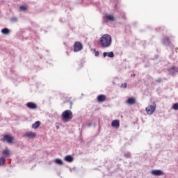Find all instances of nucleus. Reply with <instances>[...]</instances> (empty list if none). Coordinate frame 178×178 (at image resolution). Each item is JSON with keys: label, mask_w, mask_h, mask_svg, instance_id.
Segmentation results:
<instances>
[{"label": "nucleus", "mask_w": 178, "mask_h": 178, "mask_svg": "<svg viewBox=\"0 0 178 178\" xmlns=\"http://www.w3.org/2000/svg\"><path fill=\"white\" fill-rule=\"evenodd\" d=\"M95 56H99V51H96V50L95 49Z\"/></svg>", "instance_id": "25"}, {"label": "nucleus", "mask_w": 178, "mask_h": 178, "mask_svg": "<svg viewBox=\"0 0 178 178\" xmlns=\"http://www.w3.org/2000/svg\"><path fill=\"white\" fill-rule=\"evenodd\" d=\"M10 152L8 150V149H6L3 151L2 154L4 155V156H9Z\"/></svg>", "instance_id": "20"}, {"label": "nucleus", "mask_w": 178, "mask_h": 178, "mask_svg": "<svg viewBox=\"0 0 178 178\" xmlns=\"http://www.w3.org/2000/svg\"><path fill=\"white\" fill-rule=\"evenodd\" d=\"M1 33L2 34H9V33H10V31H9V29L8 28H4L1 30Z\"/></svg>", "instance_id": "19"}, {"label": "nucleus", "mask_w": 178, "mask_h": 178, "mask_svg": "<svg viewBox=\"0 0 178 178\" xmlns=\"http://www.w3.org/2000/svg\"><path fill=\"white\" fill-rule=\"evenodd\" d=\"M55 163L57 164V165H63V161H62V159H55Z\"/></svg>", "instance_id": "21"}, {"label": "nucleus", "mask_w": 178, "mask_h": 178, "mask_svg": "<svg viewBox=\"0 0 178 178\" xmlns=\"http://www.w3.org/2000/svg\"><path fill=\"white\" fill-rule=\"evenodd\" d=\"M104 19H106L108 22H115V16L113 15H104Z\"/></svg>", "instance_id": "9"}, {"label": "nucleus", "mask_w": 178, "mask_h": 178, "mask_svg": "<svg viewBox=\"0 0 178 178\" xmlns=\"http://www.w3.org/2000/svg\"><path fill=\"white\" fill-rule=\"evenodd\" d=\"M19 10H22V12H25V10H27V6L22 5L19 6Z\"/></svg>", "instance_id": "22"}, {"label": "nucleus", "mask_w": 178, "mask_h": 178, "mask_svg": "<svg viewBox=\"0 0 178 178\" xmlns=\"http://www.w3.org/2000/svg\"><path fill=\"white\" fill-rule=\"evenodd\" d=\"M163 44L164 45H170V39L168 37H164L163 39Z\"/></svg>", "instance_id": "15"}, {"label": "nucleus", "mask_w": 178, "mask_h": 178, "mask_svg": "<svg viewBox=\"0 0 178 178\" xmlns=\"http://www.w3.org/2000/svg\"><path fill=\"white\" fill-rule=\"evenodd\" d=\"M134 76H136L135 74H131V77H134Z\"/></svg>", "instance_id": "31"}, {"label": "nucleus", "mask_w": 178, "mask_h": 178, "mask_svg": "<svg viewBox=\"0 0 178 178\" xmlns=\"http://www.w3.org/2000/svg\"><path fill=\"white\" fill-rule=\"evenodd\" d=\"M122 87H124V88H127V83H122Z\"/></svg>", "instance_id": "27"}, {"label": "nucleus", "mask_w": 178, "mask_h": 178, "mask_svg": "<svg viewBox=\"0 0 178 178\" xmlns=\"http://www.w3.org/2000/svg\"><path fill=\"white\" fill-rule=\"evenodd\" d=\"M64 160L66 162H73V161H74V159L73 158V156H70V155H67L64 158Z\"/></svg>", "instance_id": "16"}, {"label": "nucleus", "mask_w": 178, "mask_h": 178, "mask_svg": "<svg viewBox=\"0 0 178 178\" xmlns=\"http://www.w3.org/2000/svg\"><path fill=\"white\" fill-rule=\"evenodd\" d=\"M61 117L63 122H69V120L73 119V113L70 110H65L62 113Z\"/></svg>", "instance_id": "2"}, {"label": "nucleus", "mask_w": 178, "mask_h": 178, "mask_svg": "<svg viewBox=\"0 0 178 178\" xmlns=\"http://www.w3.org/2000/svg\"><path fill=\"white\" fill-rule=\"evenodd\" d=\"M151 173L153 176H162L164 175L163 171L161 170H153Z\"/></svg>", "instance_id": "6"}, {"label": "nucleus", "mask_w": 178, "mask_h": 178, "mask_svg": "<svg viewBox=\"0 0 178 178\" xmlns=\"http://www.w3.org/2000/svg\"><path fill=\"white\" fill-rule=\"evenodd\" d=\"M168 73L171 75L176 74V73H178V67L176 66L170 67L168 69Z\"/></svg>", "instance_id": "5"}, {"label": "nucleus", "mask_w": 178, "mask_h": 178, "mask_svg": "<svg viewBox=\"0 0 178 178\" xmlns=\"http://www.w3.org/2000/svg\"><path fill=\"white\" fill-rule=\"evenodd\" d=\"M4 163H6V159L4 156L0 157V166L3 165Z\"/></svg>", "instance_id": "18"}, {"label": "nucleus", "mask_w": 178, "mask_h": 178, "mask_svg": "<svg viewBox=\"0 0 178 178\" xmlns=\"http://www.w3.org/2000/svg\"><path fill=\"white\" fill-rule=\"evenodd\" d=\"M4 140H6V141H7V143L9 144H12L13 143V140H15V138L9 135H5Z\"/></svg>", "instance_id": "8"}, {"label": "nucleus", "mask_w": 178, "mask_h": 178, "mask_svg": "<svg viewBox=\"0 0 178 178\" xmlns=\"http://www.w3.org/2000/svg\"><path fill=\"white\" fill-rule=\"evenodd\" d=\"M127 104H128V105H134L136 104V99L134 97H129L127 100Z\"/></svg>", "instance_id": "14"}, {"label": "nucleus", "mask_w": 178, "mask_h": 178, "mask_svg": "<svg viewBox=\"0 0 178 178\" xmlns=\"http://www.w3.org/2000/svg\"><path fill=\"white\" fill-rule=\"evenodd\" d=\"M37 134L35 132L29 131L25 134V137L28 138H35Z\"/></svg>", "instance_id": "7"}, {"label": "nucleus", "mask_w": 178, "mask_h": 178, "mask_svg": "<svg viewBox=\"0 0 178 178\" xmlns=\"http://www.w3.org/2000/svg\"><path fill=\"white\" fill-rule=\"evenodd\" d=\"M124 156H125V158H130L131 156V153H130V152H126V153H124Z\"/></svg>", "instance_id": "24"}, {"label": "nucleus", "mask_w": 178, "mask_h": 178, "mask_svg": "<svg viewBox=\"0 0 178 178\" xmlns=\"http://www.w3.org/2000/svg\"><path fill=\"white\" fill-rule=\"evenodd\" d=\"M111 126L113 127H115V129H119V127L120 126V122L118 120H113V122L111 123Z\"/></svg>", "instance_id": "10"}, {"label": "nucleus", "mask_w": 178, "mask_h": 178, "mask_svg": "<svg viewBox=\"0 0 178 178\" xmlns=\"http://www.w3.org/2000/svg\"><path fill=\"white\" fill-rule=\"evenodd\" d=\"M99 44L102 48H108L110 45H112V37L109 34H105L100 38Z\"/></svg>", "instance_id": "1"}, {"label": "nucleus", "mask_w": 178, "mask_h": 178, "mask_svg": "<svg viewBox=\"0 0 178 178\" xmlns=\"http://www.w3.org/2000/svg\"><path fill=\"white\" fill-rule=\"evenodd\" d=\"M103 56L104 58H106V56H108V58H115V54H113V51L104 52Z\"/></svg>", "instance_id": "11"}, {"label": "nucleus", "mask_w": 178, "mask_h": 178, "mask_svg": "<svg viewBox=\"0 0 178 178\" xmlns=\"http://www.w3.org/2000/svg\"><path fill=\"white\" fill-rule=\"evenodd\" d=\"M172 109L175 111H178V103H175L172 105Z\"/></svg>", "instance_id": "23"}, {"label": "nucleus", "mask_w": 178, "mask_h": 178, "mask_svg": "<svg viewBox=\"0 0 178 178\" xmlns=\"http://www.w3.org/2000/svg\"><path fill=\"white\" fill-rule=\"evenodd\" d=\"M70 109H72V106H73V102H70Z\"/></svg>", "instance_id": "29"}, {"label": "nucleus", "mask_w": 178, "mask_h": 178, "mask_svg": "<svg viewBox=\"0 0 178 178\" xmlns=\"http://www.w3.org/2000/svg\"><path fill=\"white\" fill-rule=\"evenodd\" d=\"M41 124V122L36 121L35 123L32 124V129H38Z\"/></svg>", "instance_id": "17"}, {"label": "nucleus", "mask_w": 178, "mask_h": 178, "mask_svg": "<svg viewBox=\"0 0 178 178\" xmlns=\"http://www.w3.org/2000/svg\"><path fill=\"white\" fill-rule=\"evenodd\" d=\"M156 81V83H162V78H159Z\"/></svg>", "instance_id": "26"}, {"label": "nucleus", "mask_w": 178, "mask_h": 178, "mask_svg": "<svg viewBox=\"0 0 178 178\" xmlns=\"http://www.w3.org/2000/svg\"><path fill=\"white\" fill-rule=\"evenodd\" d=\"M11 20H12V22H17V18H16V17H13V18L11 19Z\"/></svg>", "instance_id": "28"}, {"label": "nucleus", "mask_w": 178, "mask_h": 178, "mask_svg": "<svg viewBox=\"0 0 178 178\" xmlns=\"http://www.w3.org/2000/svg\"><path fill=\"white\" fill-rule=\"evenodd\" d=\"M98 102H105L106 101V96L105 95H100L97 96Z\"/></svg>", "instance_id": "12"}, {"label": "nucleus", "mask_w": 178, "mask_h": 178, "mask_svg": "<svg viewBox=\"0 0 178 178\" xmlns=\"http://www.w3.org/2000/svg\"><path fill=\"white\" fill-rule=\"evenodd\" d=\"M83 49V44L80 42H75L74 44V51L80 52Z\"/></svg>", "instance_id": "4"}, {"label": "nucleus", "mask_w": 178, "mask_h": 178, "mask_svg": "<svg viewBox=\"0 0 178 178\" xmlns=\"http://www.w3.org/2000/svg\"><path fill=\"white\" fill-rule=\"evenodd\" d=\"M56 127L57 129H59V126H58V125H56Z\"/></svg>", "instance_id": "32"}, {"label": "nucleus", "mask_w": 178, "mask_h": 178, "mask_svg": "<svg viewBox=\"0 0 178 178\" xmlns=\"http://www.w3.org/2000/svg\"><path fill=\"white\" fill-rule=\"evenodd\" d=\"M26 106L27 108H29V109H37V104L33 102H28Z\"/></svg>", "instance_id": "13"}, {"label": "nucleus", "mask_w": 178, "mask_h": 178, "mask_svg": "<svg viewBox=\"0 0 178 178\" xmlns=\"http://www.w3.org/2000/svg\"><path fill=\"white\" fill-rule=\"evenodd\" d=\"M155 109H156V105L155 104L148 106L145 108L147 115H152L155 112Z\"/></svg>", "instance_id": "3"}, {"label": "nucleus", "mask_w": 178, "mask_h": 178, "mask_svg": "<svg viewBox=\"0 0 178 178\" xmlns=\"http://www.w3.org/2000/svg\"><path fill=\"white\" fill-rule=\"evenodd\" d=\"M92 124V123L88 124V127H91Z\"/></svg>", "instance_id": "30"}]
</instances>
